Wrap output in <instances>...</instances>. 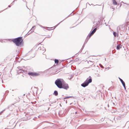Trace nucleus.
I'll return each mask as SVG.
<instances>
[{
	"label": "nucleus",
	"instance_id": "obj_25",
	"mask_svg": "<svg viewBox=\"0 0 129 129\" xmlns=\"http://www.w3.org/2000/svg\"><path fill=\"white\" fill-rule=\"evenodd\" d=\"M17 0H14L13 2L11 4H12L13 5V3H14V2H15V1H17Z\"/></svg>",
	"mask_w": 129,
	"mask_h": 129
},
{
	"label": "nucleus",
	"instance_id": "obj_1",
	"mask_svg": "<svg viewBox=\"0 0 129 129\" xmlns=\"http://www.w3.org/2000/svg\"><path fill=\"white\" fill-rule=\"evenodd\" d=\"M55 83L58 88L67 90L69 88L68 84L66 83L62 79H57L55 82Z\"/></svg>",
	"mask_w": 129,
	"mask_h": 129
},
{
	"label": "nucleus",
	"instance_id": "obj_10",
	"mask_svg": "<svg viewBox=\"0 0 129 129\" xmlns=\"http://www.w3.org/2000/svg\"><path fill=\"white\" fill-rule=\"evenodd\" d=\"M122 45L121 44H119L117 45L116 47V49L117 50H119L120 48H122Z\"/></svg>",
	"mask_w": 129,
	"mask_h": 129
},
{
	"label": "nucleus",
	"instance_id": "obj_19",
	"mask_svg": "<svg viewBox=\"0 0 129 129\" xmlns=\"http://www.w3.org/2000/svg\"><path fill=\"white\" fill-rule=\"evenodd\" d=\"M85 44H83V46H82V47L81 49V50L80 51V52H81L82 51V50L84 48V46H85Z\"/></svg>",
	"mask_w": 129,
	"mask_h": 129
},
{
	"label": "nucleus",
	"instance_id": "obj_42",
	"mask_svg": "<svg viewBox=\"0 0 129 129\" xmlns=\"http://www.w3.org/2000/svg\"><path fill=\"white\" fill-rule=\"evenodd\" d=\"M121 4H120V6H121Z\"/></svg>",
	"mask_w": 129,
	"mask_h": 129
},
{
	"label": "nucleus",
	"instance_id": "obj_12",
	"mask_svg": "<svg viewBox=\"0 0 129 129\" xmlns=\"http://www.w3.org/2000/svg\"><path fill=\"white\" fill-rule=\"evenodd\" d=\"M113 4L114 5H116L117 4V3L115 0H112Z\"/></svg>",
	"mask_w": 129,
	"mask_h": 129
},
{
	"label": "nucleus",
	"instance_id": "obj_44",
	"mask_svg": "<svg viewBox=\"0 0 129 129\" xmlns=\"http://www.w3.org/2000/svg\"><path fill=\"white\" fill-rule=\"evenodd\" d=\"M48 30H50V29H48Z\"/></svg>",
	"mask_w": 129,
	"mask_h": 129
},
{
	"label": "nucleus",
	"instance_id": "obj_8",
	"mask_svg": "<svg viewBox=\"0 0 129 129\" xmlns=\"http://www.w3.org/2000/svg\"><path fill=\"white\" fill-rule=\"evenodd\" d=\"M63 112L62 111H60L58 113L59 115L60 116H62L63 115H64V114L63 115Z\"/></svg>",
	"mask_w": 129,
	"mask_h": 129
},
{
	"label": "nucleus",
	"instance_id": "obj_5",
	"mask_svg": "<svg viewBox=\"0 0 129 129\" xmlns=\"http://www.w3.org/2000/svg\"><path fill=\"white\" fill-rule=\"evenodd\" d=\"M29 76H39L40 74L36 72H29L28 73Z\"/></svg>",
	"mask_w": 129,
	"mask_h": 129
},
{
	"label": "nucleus",
	"instance_id": "obj_39",
	"mask_svg": "<svg viewBox=\"0 0 129 129\" xmlns=\"http://www.w3.org/2000/svg\"><path fill=\"white\" fill-rule=\"evenodd\" d=\"M51 106V104L49 105V106Z\"/></svg>",
	"mask_w": 129,
	"mask_h": 129
},
{
	"label": "nucleus",
	"instance_id": "obj_7",
	"mask_svg": "<svg viewBox=\"0 0 129 129\" xmlns=\"http://www.w3.org/2000/svg\"><path fill=\"white\" fill-rule=\"evenodd\" d=\"M20 67H18L17 68L18 70L17 71V73L18 74H20L21 73H23L25 71L21 69L20 68Z\"/></svg>",
	"mask_w": 129,
	"mask_h": 129
},
{
	"label": "nucleus",
	"instance_id": "obj_35",
	"mask_svg": "<svg viewBox=\"0 0 129 129\" xmlns=\"http://www.w3.org/2000/svg\"><path fill=\"white\" fill-rule=\"evenodd\" d=\"M105 24H106V26H107V25H106V23H105Z\"/></svg>",
	"mask_w": 129,
	"mask_h": 129
},
{
	"label": "nucleus",
	"instance_id": "obj_9",
	"mask_svg": "<svg viewBox=\"0 0 129 129\" xmlns=\"http://www.w3.org/2000/svg\"><path fill=\"white\" fill-rule=\"evenodd\" d=\"M36 26H33L32 27V28H31V29L30 30H31V32L30 33L28 34V35H29L31 33H32V32H33L34 30L35 29V28H36Z\"/></svg>",
	"mask_w": 129,
	"mask_h": 129
},
{
	"label": "nucleus",
	"instance_id": "obj_3",
	"mask_svg": "<svg viewBox=\"0 0 129 129\" xmlns=\"http://www.w3.org/2000/svg\"><path fill=\"white\" fill-rule=\"evenodd\" d=\"M92 78L90 77L89 76L88 78H87L86 80L81 84L82 86L85 87L87 86L89 84L92 82Z\"/></svg>",
	"mask_w": 129,
	"mask_h": 129
},
{
	"label": "nucleus",
	"instance_id": "obj_20",
	"mask_svg": "<svg viewBox=\"0 0 129 129\" xmlns=\"http://www.w3.org/2000/svg\"><path fill=\"white\" fill-rule=\"evenodd\" d=\"M41 50L42 51H44V52H43V53H44L45 51L46 50V49L45 48H44L43 47L42 48H41Z\"/></svg>",
	"mask_w": 129,
	"mask_h": 129
},
{
	"label": "nucleus",
	"instance_id": "obj_36",
	"mask_svg": "<svg viewBox=\"0 0 129 129\" xmlns=\"http://www.w3.org/2000/svg\"><path fill=\"white\" fill-rule=\"evenodd\" d=\"M77 112H75V114H77Z\"/></svg>",
	"mask_w": 129,
	"mask_h": 129
},
{
	"label": "nucleus",
	"instance_id": "obj_32",
	"mask_svg": "<svg viewBox=\"0 0 129 129\" xmlns=\"http://www.w3.org/2000/svg\"><path fill=\"white\" fill-rule=\"evenodd\" d=\"M48 28H52V27H47Z\"/></svg>",
	"mask_w": 129,
	"mask_h": 129
},
{
	"label": "nucleus",
	"instance_id": "obj_11",
	"mask_svg": "<svg viewBox=\"0 0 129 129\" xmlns=\"http://www.w3.org/2000/svg\"><path fill=\"white\" fill-rule=\"evenodd\" d=\"M118 78L120 80V82L121 83L122 85L125 84V82L120 78L119 77Z\"/></svg>",
	"mask_w": 129,
	"mask_h": 129
},
{
	"label": "nucleus",
	"instance_id": "obj_48",
	"mask_svg": "<svg viewBox=\"0 0 129 129\" xmlns=\"http://www.w3.org/2000/svg\"><path fill=\"white\" fill-rule=\"evenodd\" d=\"M38 117H39V116H38Z\"/></svg>",
	"mask_w": 129,
	"mask_h": 129
},
{
	"label": "nucleus",
	"instance_id": "obj_15",
	"mask_svg": "<svg viewBox=\"0 0 129 129\" xmlns=\"http://www.w3.org/2000/svg\"><path fill=\"white\" fill-rule=\"evenodd\" d=\"M113 35L114 36V37H116L117 36H118V34H117L116 32H114L113 33Z\"/></svg>",
	"mask_w": 129,
	"mask_h": 129
},
{
	"label": "nucleus",
	"instance_id": "obj_6",
	"mask_svg": "<svg viewBox=\"0 0 129 129\" xmlns=\"http://www.w3.org/2000/svg\"><path fill=\"white\" fill-rule=\"evenodd\" d=\"M124 28V27L123 25L117 27V32L119 33V31H121L123 30Z\"/></svg>",
	"mask_w": 129,
	"mask_h": 129
},
{
	"label": "nucleus",
	"instance_id": "obj_30",
	"mask_svg": "<svg viewBox=\"0 0 129 129\" xmlns=\"http://www.w3.org/2000/svg\"><path fill=\"white\" fill-rule=\"evenodd\" d=\"M99 74H96V75H97V76H99Z\"/></svg>",
	"mask_w": 129,
	"mask_h": 129
},
{
	"label": "nucleus",
	"instance_id": "obj_37",
	"mask_svg": "<svg viewBox=\"0 0 129 129\" xmlns=\"http://www.w3.org/2000/svg\"><path fill=\"white\" fill-rule=\"evenodd\" d=\"M112 9H113V10H114V8H112Z\"/></svg>",
	"mask_w": 129,
	"mask_h": 129
},
{
	"label": "nucleus",
	"instance_id": "obj_13",
	"mask_svg": "<svg viewBox=\"0 0 129 129\" xmlns=\"http://www.w3.org/2000/svg\"><path fill=\"white\" fill-rule=\"evenodd\" d=\"M53 94L56 96H57L58 95V92L57 91L55 90L54 91Z\"/></svg>",
	"mask_w": 129,
	"mask_h": 129
},
{
	"label": "nucleus",
	"instance_id": "obj_16",
	"mask_svg": "<svg viewBox=\"0 0 129 129\" xmlns=\"http://www.w3.org/2000/svg\"><path fill=\"white\" fill-rule=\"evenodd\" d=\"M88 63L91 66L93 65V62L90 60H89L88 61Z\"/></svg>",
	"mask_w": 129,
	"mask_h": 129
},
{
	"label": "nucleus",
	"instance_id": "obj_24",
	"mask_svg": "<svg viewBox=\"0 0 129 129\" xmlns=\"http://www.w3.org/2000/svg\"><path fill=\"white\" fill-rule=\"evenodd\" d=\"M41 47H39L38 49V50H41Z\"/></svg>",
	"mask_w": 129,
	"mask_h": 129
},
{
	"label": "nucleus",
	"instance_id": "obj_34",
	"mask_svg": "<svg viewBox=\"0 0 129 129\" xmlns=\"http://www.w3.org/2000/svg\"><path fill=\"white\" fill-rule=\"evenodd\" d=\"M87 3H88V4L89 5H90V4L89 3H87V4H87Z\"/></svg>",
	"mask_w": 129,
	"mask_h": 129
},
{
	"label": "nucleus",
	"instance_id": "obj_40",
	"mask_svg": "<svg viewBox=\"0 0 129 129\" xmlns=\"http://www.w3.org/2000/svg\"><path fill=\"white\" fill-rule=\"evenodd\" d=\"M49 108H48V110H49Z\"/></svg>",
	"mask_w": 129,
	"mask_h": 129
},
{
	"label": "nucleus",
	"instance_id": "obj_27",
	"mask_svg": "<svg viewBox=\"0 0 129 129\" xmlns=\"http://www.w3.org/2000/svg\"><path fill=\"white\" fill-rule=\"evenodd\" d=\"M40 25V26L41 27H42V28H44V27L43 26H42V25Z\"/></svg>",
	"mask_w": 129,
	"mask_h": 129
},
{
	"label": "nucleus",
	"instance_id": "obj_21",
	"mask_svg": "<svg viewBox=\"0 0 129 129\" xmlns=\"http://www.w3.org/2000/svg\"><path fill=\"white\" fill-rule=\"evenodd\" d=\"M123 86V87H124V89H125V90H126V87H125V84H124L122 85Z\"/></svg>",
	"mask_w": 129,
	"mask_h": 129
},
{
	"label": "nucleus",
	"instance_id": "obj_28",
	"mask_svg": "<svg viewBox=\"0 0 129 129\" xmlns=\"http://www.w3.org/2000/svg\"><path fill=\"white\" fill-rule=\"evenodd\" d=\"M27 54H28V53H27V54H26L25 55V56H27Z\"/></svg>",
	"mask_w": 129,
	"mask_h": 129
},
{
	"label": "nucleus",
	"instance_id": "obj_47",
	"mask_svg": "<svg viewBox=\"0 0 129 129\" xmlns=\"http://www.w3.org/2000/svg\"><path fill=\"white\" fill-rule=\"evenodd\" d=\"M112 52L113 53V51H112Z\"/></svg>",
	"mask_w": 129,
	"mask_h": 129
},
{
	"label": "nucleus",
	"instance_id": "obj_31",
	"mask_svg": "<svg viewBox=\"0 0 129 129\" xmlns=\"http://www.w3.org/2000/svg\"><path fill=\"white\" fill-rule=\"evenodd\" d=\"M9 106H8V108H7V109H9Z\"/></svg>",
	"mask_w": 129,
	"mask_h": 129
},
{
	"label": "nucleus",
	"instance_id": "obj_14",
	"mask_svg": "<svg viewBox=\"0 0 129 129\" xmlns=\"http://www.w3.org/2000/svg\"><path fill=\"white\" fill-rule=\"evenodd\" d=\"M70 15V14L67 17H66L65 19H64L62 21H60V22H59V23H58L57 25H56V26H57L60 23H61V22H62L63 21H64V20H65L66 18H67Z\"/></svg>",
	"mask_w": 129,
	"mask_h": 129
},
{
	"label": "nucleus",
	"instance_id": "obj_38",
	"mask_svg": "<svg viewBox=\"0 0 129 129\" xmlns=\"http://www.w3.org/2000/svg\"><path fill=\"white\" fill-rule=\"evenodd\" d=\"M51 36L50 37V36H49V38H50V37H51Z\"/></svg>",
	"mask_w": 129,
	"mask_h": 129
},
{
	"label": "nucleus",
	"instance_id": "obj_43",
	"mask_svg": "<svg viewBox=\"0 0 129 129\" xmlns=\"http://www.w3.org/2000/svg\"><path fill=\"white\" fill-rule=\"evenodd\" d=\"M48 30H50V29H48Z\"/></svg>",
	"mask_w": 129,
	"mask_h": 129
},
{
	"label": "nucleus",
	"instance_id": "obj_23",
	"mask_svg": "<svg viewBox=\"0 0 129 129\" xmlns=\"http://www.w3.org/2000/svg\"><path fill=\"white\" fill-rule=\"evenodd\" d=\"M100 67L101 68H103L104 67L103 66L102 64H100Z\"/></svg>",
	"mask_w": 129,
	"mask_h": 129
},
{
	"label": "nucleus",
	"instance_id": "obj_26",
	"mask_svg": "<svg viewBox=\"0 0 129 129\" xmlns=\"http://www.w3.org/2000/svg\"><path fill=\"white\" fill-rule=\"evenodd\" d=\"M9 91L8 90H7L6 91V93H9Z\"/></svg>",
	"mask_w": 129,
	"mask_h": 129
},
{
	"label": "nucleus",
	"instance_id": "obj_22",
	"mask_svg": "<svg viewBox=\"0 0 129 129\" xmlns=\"http://www.w3.org/2000/svg\"><path fill=\"white\" fill-rule=\"evenodd\" d=\"M5 110L6 109H5L3 110L2 111H1V112H0V115H1L3 113V111Z\"/></svg>",
	"mask_w": 129,
	"mask_h": 129
},
{
	"label": "nucleus",
	"instance_id": "obj_18",
	"mask_svg": "<svg viewBox=\"0 0 129 129\" xmlns=\"http://www.w3.org/2000/svg\"><path fill=\"white\" fill-rule=\"evenodd\" d=\"M54 61L55 63L57 64L58 63L59 61L58 59H55L54 60Z\"/></svg>",
	"mask_w": 129,
	"mask_h": 129
},
{
	"label": "nucleus",
	"instance_id": "obj_2",
	"mask_svg": "<svg viewBox=\"0 0 129 129\" xmlns=\"http://www.w3.org/2000/svg\"><path fill=\"white\" fill-rule=\"evenodd\" d=\"M12 41L17 46L21 47L24 46V42L22 37H19L13 39Z\"/></svg>",
	"mask_w": 129,
	"mask_h": 129
},
{
	"label": "nucleus",
	"instance_id": "obj_45",
	"mask_svg": "<svg viewBox=\"0 0 129 129\" xmlns=\"http://www.w3.org/2000/svg\"><path fill=\"white\" fill-rule=\"evenodd\" d=\"M66 103H67V101H66Z\"/></svg>",
	"mask_w": 129,
	"mask_h": 129
},
{
	"label": "nucleus",
	"instance_id": "obj_41",
	"mask_svg": "<svg viewBox=\"0 0 129 129\" xmlns=\"http://www.w3.org/2000/svg\"><path fill=\"white\" fill-rule=\"evenodd\" d=\"M55 102H54L53 103H55Z\"/></svg>",
	"mask_w": 129,
	"mask_h": 129
},
{
	"label": "nucleus",
	"instance_id": "obj_33",
	"mask_svg": "<svg viewBox=\"0 0 129 129\" xmlns=\"http://www.w3.org/2000/svg\"><path fill=\"white\" fill-rule=\"evenodd\" d=\"M26 7L28 9H29L27 7V6L26 5Z\"/></svg>",
	"mask_w": 129,
	"mask_h": 129
},
{
	"label": "nucleus",
	"instance_id": "obj_29",
	"mask_svg": "<svg viewBox=\"0 0 129 129\" xmlns=\"http://www.w3.org/2000/svg\"><path fill=\"white\" fill-rule=\"evenodd\" d=\"M11 6H10V5L8 6V7H10Z\"/></svg>",
	"mask_w": 129,
	"mask_h": 129
},
{
	"label": "nucleus",
	"instance_id": "obj_4",
	"mask_svg": "<svg viewBox=\"0 0 129 129\" xmlns=\"http://www.w3.org/2000/svg\"><path fill=\"white\" fill-rule=\"evenodd\" d=\"M97 29V28H94L93 30L92 31H91L90 33L88 34V35L87 36L86 39L84 42V44H86L89 39L94 34V33L96 32V30Z\"/></svg>",
	"mask_w": 129,
	"mask_h": 129
},
{
	"label": "nucleus",
	"instance_id": "obj_46",
	"mask_svg": "<svg viewBox=\"0 0 129 129\" xmlns=\"http://www.w3.org/2000/svg\"><path fill=\"white\" fill-rule=\"evenodd\" d=\"M3 82V81H2V82Z\"/></svg>",
	"mask_w": 129,
	"mask_h": 129
},
{
	"label": "nucleus",
	"instance_id": "obj_17",
	"mask_svg": "<svg viewBox=\"0 0 129 129\" xmlns=\"http://www.w3.org/2000/svg\"><path fill=\"white\" fill-rule=\"evenodd\" d=\"M73 97V96H67L64 98V99L69 98H72Z\"/></svg>",
	"mask_w": 129,
	"mask_h": 129
}]
</instances>
